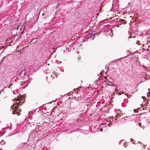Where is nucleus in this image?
<instances>
[{
  "label": "nucleus",
  "mask_w": 150,
  "mask_h": 150,
  "mask_svg": "<svg viewBox=\"0 0 150 150\" xmlns=\"http://www.w3.org/2000/svg\"><path fill=\"white\" fill-rule=\"evenodd\" d=\"M20 100H21V98H20V99L19 98H17L16 99H14V100H16L17 102H15V103H14L13 105H12V107H15L16 108H18V106L20 105L21 106L22 104H20Z\"/></svg>",
  "instance_id": "1"
},
{
  "label": "nucleus",
  "mask_w": 150,
  "mask_h": 150,
  "mask_svg": "<svg viewBox=\"0 0 150 150\" xmlns=\"http://www.w3.org/2000/svg\"><path fill=\"white\" fill-rule=\"evenodd\" d=\"M17 76L23 77L25 75V72L23 70H18L17 72Z\"/></svg>",
  "instance_id": "2"
},
{
  "label": "nucleus",
  "mask_w": 150,
  "mask_h": 150,
  "mask_svg": "<svg viewBox=\"0 0 150 150\" xmlns=\"http://www.w3.org/2000/svg\"><path fill=\"white\" fill-rule=\"evenodd\" d=\"M78 104V102L76 101L74 102H71L70 103V105L71 106H72L73 108L74 109L75 108L77 107Z\"/></svg>",
  "instance_id": "3"
},
{
  "label": "nucleus",
  "mask_w": 150,
  "mask_h": 150,
  "mask_svg": "<svg viewBox=\"0 0 150 150\" xmlns=\"http://www.w3.org/2000/svg\"><path fill=\"white\" fill-rule=\"evenodd\" d=\"M93 33H90L89 35H88L87 36V38L89 39L91 38V39L93 40L95 38V35H92Z\"/></svg>",
  "instance_id": "4"
},
{
  "label": "nucleus",
  "mask_w": 150,
  "mask_h": 150,
  "mask_svg": "<svg viewBox=\"0 0 150 150\" xmlns=\"http://www.w3.org/2000/svg\"><path fill=\"white\" fill-rule=\"evenodd\" d=\"M74 131L73 129H67L65 130V132L67 133L71 134Z\"/></svg>",
  "instance_id": "5"
},
{
  "label": "nucleus",
  "mask_w": 150,
  "mask_h": 150,
  "mask_svg": "<svg viewBox=\"0 0 150 150\" xmlns=\"http://www.w3.org/2000/svg\"><path fill=\"white\" fill-rule=\"evenodd\" d=\"M119 91L120 92H122V94H125V95H127V92H125H125H124V91H122V90H120ZM127 97H128L127 95Z\"/></svg>",
  "instance_id": "6"
},
{
  "label": "nucleus",
  "mask_w": 150,
  "mask_h": 150,
  "mask_svg": "<svg viewBox=\"0 0 150 150\" xmlns=\"http://www.w3.org/2000/svg\"><path fill=\"white\" fill-rule=\"evenodd\" d=\"M5 144V142L3 140L1 141L0 142V144L1 145H3L4 144Z\"/></svg>",
  "instance_id": "7"
},
{
  "label": "nucleus",
  "mask_w": 150,
  "mask_h": 150,
  "mask_svg": "<svg viewBox=\"0 0 150 150\" xmlns=\"http://www.w3.org/2000/svg\"><path fill=\"white\" fill-rule=\"evenodd\" d=\"M24 144L23 143L21 144V145H18V148H21V146H24Z\"/></svg>",
  "instance_id": "8"
},
{
  "label": "nucleus",
  "mask_w": 150,
  "mask_h": 150,
  "mask_svg": "<svg viewBox=\"0 0 150 150\" xmlns=\"http://www.w3.org/2000/svg\"><path fill=\"white\" fill-rule=\"evenodd\" d=\"M147 97L149 96H150V91L149 92L147 93Z\"/></svg>",
  "instance_id": "9"
},
{
  "label": "nucleus",
  "mask_w": 150,
  "mask_h": 150,
  "mask_svg": "<svg viewBox=\"0 0 150 150\" xmlns=\"http://www.w3.org/2000/svg\"><path fill=\"white\" fill-rule=\"evenodd\" d=\"M17 113V112L16 111H13V114H16Z\"/></svg>",
  "instance_id": "10"
},
{
  "label": "nucleus",
  "mask_w": 150,
  "mask_h": 150,
  "mask_svg": "<svg viewBox=\"0 0 150 150\" xmlns=\"http://www.w3.org/2000/svg\"><path fill=\"white\" fill-rule=\"evenodd\" d=\"M99 34V32H97L96 33H94V35H96V34Z\"/></svg>",
  "instance_id": "11"
},
{
  "label": "nucleus",
  "mask_w": 150,
  "mask_h": 150,
  "mask_svg": "<svg viewBox=\"0 0 150 150\" xmlns=\"http://www.w3.org/2000/svg\"><path fill=\"white\" fill-rule=\"evenodd\" d=\"M100 130L101 132H102L103 131V129L102 128H100Z\"/></svg>",
  "instance_id": "12"
},
{
  "label": "nucleus",
  "mask_w": 150,
  "mask_h": 150,
  "mask_svg": "<svg viewBox=\"0 0 150 150\" xmlns=\"http://www.w3.org/2000/svg\"><path fill=\"white\" fill-rule=\"evenodd\" d=\"M38 108H37V109H36V110H35V112H36V111H38Z\"/></svg>",
  "instance_id": "13"
},
{
  "label": "nucleus",
  "mask_w": 150,
  "mask_h": 150,
  "mask_svg": "<svg viewBox=\"0 0 150 150\" xmlns=\"http://www.w3.org/2000/svg\"><path fill=\"white\" fill-rule=\"evenodd\" d=\"M119 116H120L119 115H117V117H119Z\"/></svg>",
  "instance_id": "14"
},
{
  "label": "nucleus",
  "mask_w": 150,
  "mask_h": 150,
  "mask_svg": "<svg viewBox=\"0 0 150 150\" xmlns=\"http://www.w3.org/2000/svg\"><path fill=\"white\" fill-rule=\"evenodd\" d=\"M118 93L120 95H121L122 94L121 93Z\"/></svg>",
  "instance_id": "15"
},
{
  "label": "nucleus",
  "mask_w": 150,
  "mask_h": 150,
  "mask_svg": "<svg viewBox=\"0 0 150 150\" xmlns=\"http://www.w3.org/2000/svg\"><path fill=\"white\" fill-rule=\"evenodd\" d=\"M128 56H129V55H127V56H125V57H125V58H126V57H128Z\"/></svg>",
  "instance_id": "16"
},
{
  "label": "nucleus",
  "mask_w": 150,
  "mask_h": 150,
  "mask_svg": "<svg viewBox=\"0 0 150 150\" xmlns=\"http://www.w3.org/2000/svg\"><path fill=\"white\" fill-rule=\"evenodd\" d=\"M109 31L110 32H112V30H109Z\"/></svg>",
  "instance_id": "17"
},
{
  "label": "nucleus",
  "mask_w": 150,
  "mask_h": 150,
  "mask_svg": "<svg viewBox=\"0 0 150 150\" xmlns=\"http://www.w3.org/2000/svg\"><path fill=\"white\" fill-rule=\"evenodd\" d=\"M118 86H117V87H116V89H118Z\"/></svg>",
  "instance_id": "18"
},
{
  "label": "nucleus",
  "mask_w": 150,
  "mask_h": 150,
  "mask_svg": "<svg viewBox=\"0 0 150 150\" xmlns=\"http://www.w3.org/2000/svg\"><path fill=\"white\" fill-rule=\"evenodd\" d=\"M1 91L0 92V94H1Z\"/></svg>",
  "instance_id": "19"
},
{
  "label": "nucleus",
  "mask_w": 150,
  "mask_h": 150,
  "mask_svg": "<svg viewBox=\"0 0 150 150\" xmlns=\"http://www.w3.org/2000/svg\"><path fill=\"white\" fill-rule=\"evenodd\" d=\"M0 150H2V149H0Z\"/></svg>",
  "instance_id": "20"
},
{
  "label": "nucleus",
  "mask_w": 150,
  "mask_h": 150,
  "mask_svg": "<svg viewBox=\"0 0 150 150\" xmlns=\"http://www.w3.org/2000/svg\"><path fill=\"white\" fill-rule=\"evenodd\" d=\"M80 59H81V58H80ZM79 58L78 60H79Z\"/></svg>",
  "instance_id": "21"
},
{
  "label": "nucleus",
  "mask_w": 150,
  "mask_h": 150,
  "mask_svg": "<svg viewBox=\"0 0 150 150\" xmlns=\"http://www.w3.org/2000/svg\"><path fill=\"white\" fill-rule=\"evenodd\" d=\"M48 65H49V64H48Z\"/></svg>",
  "instance_id": "22"
},
{
  "label": "nucleus",
  "mask_w": 150,
  "mask_h": 150,
  "mask_svg": "<svg viewBox=\"0 0 150 150\" xmlns=\"http://www.w3.org/2000/svg\"><path fill=\"white\" fill-rule=\"evenodd\" d=\"M124 147H125V146L124 145Z\"/></svg>",
  "instance_id": "23"
},
{
  "label": "nucleus",
  "mask_w": 150,
  "mask_h": 150,
  "mask_svg": "<svg viewBox=\"0 0 150 150\" xmlns=\"http://www.w3.org/2000/svg\"><path fill=\"white\" fill-rule=\"evenodd\" d=\"M126 89V88H125V90Z\"/></svg>",
  "instance_id": "24"
}]
</instances>
